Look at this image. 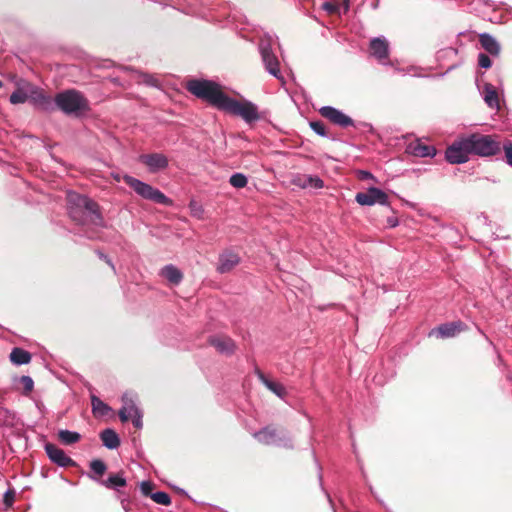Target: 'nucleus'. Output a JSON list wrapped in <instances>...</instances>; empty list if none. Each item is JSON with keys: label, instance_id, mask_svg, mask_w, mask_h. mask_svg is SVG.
<instances>
[{"label": "nucleus", "instance_id": "f257e3e1", "mask_svg": "<svg viewBox=\"0 0 512 512\" xmlns=\"http://www.w3.org/2000/svg\"><path fill=\"white\" fill-rule=\"evenodd\" d=\"M187 90L210 105L241 117L245 122L252 123L259 119L257 106L250 101H238L226 95L219 84L210 80H189L186 84Z\"/></svg>", "mask_w": 512, "mask_h": 512}, {"label": "nucleus", "instance_id": "f03ea898", "mask_svg": "<svg viewBox=\"0 0 512 512\" xmlns=\"http://www.w3.org/2000/svg\"><path fill=\"white\" fill-rule=\"evenodd\" d=\"M68 211L70 217L80 224L91 223L96 226L102 224V216L98 204L87 196L69 193Z\"/></svg>", "mask_w": 512, "mask_h": 512}, {"label": "nucleus", "instance_id": "7ed1b4c3", "mask_svg": "<svg viewBox=\"0 0 512 512\" xmlns=\"http://www.w3.org/2000/svg\"><path fill=\"white\" fill-rule=\"evenodd\" d=\"M54 102L55 106L67 115L80 116L90 109L88 100L74 89L58 93Z\"/></svg>", "mask_w": 512, "mask_h": 512}, {"label": "nucleus", "instance_id": "20e7f679", "mask_svg": "<svg viewBox=\"0 0 512 512\" xmlns=\"http://www.w3.org/2000/svg\"><path fill=\"white\" fill-rule=\"evenodd\" d=\"M112 176L116 181L123 179L125 183L129 185L137 195L145 200H149L165 206H171L173 203V201L159 189L154 188L150 184H147L137 178H134L130 175L121 176L120 174H112Z\"/></svg>", "mask_w": 512, "mask_h": 512}, {"label": "nucleus", "instance_id": "39448f33", "mask_svg": "<svg viewBox=\"0 0 512 512\" xmlns=\"http://www.w3.org/2000/svg\"><path fill=\"white\" fill-rule=\"evenodd\" d=\"M466 138L470 152L473 155L491 157L501 151V143L496 136L473 133L466 136Z\"/></svg>", "mask_w": 512, "mask_h": 512}, {"label": "nucleus", "instance_id": "423d86ee", "mask_svg": "<svg viewBox=\"0 0 512 512\" xmlns=\"http://www.w3.org/2000/svg\"><path fill=\"white\" fill-rule=\"evenodd\" d=\"M259 51L267 72L277 79H282L279 61L271 50V40L269 38L261 39Z\"/></svg>", "mask_w": 512, "mask_h": 512}, {"label": "nucleus", "instance_id": "0eeeda50", "mask_svg": "<svg viewBox=\"0 0 512 512\" xmlns=\"http://www.w3.org/2000/svg\"><path fill=\"white\" fill-rule=\"evenodd\" d=\"M470 154V148L465 136L455 141L446 149L445 158L451 164H462L469 160Z\"/></svg>", "mask_w": 512, "mask_h": 512}, {"label": "nucleus", "instance_id": "6e6552de", "mask_svg": "<svg viewBox=\"0 0 512 512\" xmlns=\"http://www.w3.org/2000/svg\"><path fill=\"white\" fill-rule=\"evenodd\" d=\"M355 200L362 206H372L375 204L389 205L388 195L376 187H370L365 192L357 193Z\"/></svg>", "mask_w": 512, "mask_h": 512}, {"label": "nucleus", "instance_id": "1a4fd4ad", "mask_svg": "<svg viewBox=\"0 0 512 512\" xmlns=\"http://www.w3.org/2000/svg\"><path fill=\"white\" fill-rule=\"evenodd\" d=\"M254 438L265 445H277L286 448H293L292 442L289 438L278 437L277 431L269 427L263 428L262 430L254 433Z\"/></svg>", "mask_w": 512, "mask_h": 512}, {"label": "nucleus", "instance_id": "9d476101", "mask_svg": "<svg viewBox=\"0 0 512 512\" xmlns=\"http://www.w3.org/2000/svg\"><path fill=\"white\" fill-rule=\"evenodd\" d=\"M321 116L329 120L334 125L341 128H347L354 126V121L351 117L344 114L341 110L336 109L332 106H323L319 109Z\"/></svg>", "mask_w": 512, "mask_h": 512}, {"label": "nucleus", "instance_id": "9b49d317", "mask_svg": "<svg viewBox=\"0 0 512 512\" xmlns=\"http://www.w3.org/2000/svg\"><path fill=\"white\" fill-rule=\"evenodd\" d=\"M45 451L49 459L60 467H71L76 465V462L71 457L66 455L64 450L58 448L54 444H46Z\"/></svg>", "mask_w": 512, "mask_h": 512}, {"label": "nucleus", "instance_id": "f8f14e48", "mask_svg": "<svg viewBox=\"0 0 512 512\" xmlns=\"http://www.w3.org/2000/svg\"><path fill=\"white\" fill-rule=\"evenodd\" d=\"M139 160L144 163L152 173L163 170L168 166V159L162 153L143 154L139 157Z\"/></svg>", "mask_w": 512, "mask_h": 512}, {"label": "nucleus", "instance_id": "ddd939ff", "mask_svg": "<svg viewBox=\"0 0 512 512\" xmlns=\"http://www.w3.org/2000/svg\"><path fill=\"white\" fill-rule=\"evenodd\" d=\"M406 152L415 157H434L436 155V149L434 146L424 143L417 139L410 142L406 147Z\"/></svg>", "mask_w": 512, "mask_h": 512}, {"label": "nucleus", "instance_id": "4468645a", "mask_svg": "<svg viewBox=\"0 0 512 512\" xmlns=\"http://www.w3.org/2000/svg\"><path fill=\"white\" fill-rule=\"evenodd\" d=\"M292 183L300 187L302 189L306 188H314V189H321L324 186L323 180L314 175H307V174H297L293 177Z\"/></svg>", "mask_w": 512, "mask_h": 512}, {"label": "nucleus", "instance_id": "2eb2a0df", "mask_svg": "<svg viewBox=\"0 0 512 512\" xmlns=\"http://www.w3.org/2000/svg\"><path fill=\"white\" fill-rule=\"evenodd\" d=\"M240 262V257L238 254L232 251H224L219 256V264L217 266V271L221 274L230 272L234 267H236Z\"/></svg>", "mask_w": 512, "mask_h": 512}, {"label": "nucleus", "instance_id": "dca6fc26", "mask_svg": "<svg viewBox=\"0 0 512 512\" xmlns=\"http://www.w3.org/2000/svg\"><path fill=\"white\" fill-rule=\"evenodd\" d=\"M371 55L382 62L388 58L389 45L384 37H375L370 41Z\"/></svg>", "mask_w": 512, "mask_h": 512}, {"label": "nucleus", "instance_id": "f3484780", "mask_svg": "<svg viewBox=\"0 0 512 512\" xmlns=\"http://www.w3.org/2000/svg\"><path fill=\"white\" fill-rule=\"evenodd\" d=\"M122 403V408L119 410V417L122 422L128 421L133 415L141 412L136 406L133 397L128 393L122 396Z\"/></svg>", "mask_w": 512, "mask_h": 512}, {"label": "nucleus", "instance_id": "a211bd4d", "mask_svg": "<svg viewBox=\"0 0 512 512\" xmlns=\"http://www.w3.org/2000/svg\"><path fill=\"white\" fill-rule=\"evenodd\" d=\"M209 342L218 352L222 354L230 355L235 351V343L230 337L213 336L210 338Z\"/></svg>", "mask_w": 512, "mask_h": 512}, {"label": "nucleus", "instance_id": "6ab92c4d", "mask_svg": "<svg viewBox=\"0 0 512 512\" xmlns=\"http://www.w3.org/2000/svg\"><path fill=\"white\" fill-rule=\"evenodd\" d=\"M479 42L486 52L492 56H498L500 53V44L498 41L488 33H481L479 35Z\"/></svg>", "mask_w": 512, "mask_h": 512}, {"label": "nucleus", "instance_id": "aec40b11", "mask_svg": "<svg viewBox=\"0 0 512 512\" xmlns=\"http://www.w3.org/2000/svg\"><path fill=\"white\" fill-rule=\"evenodd\" d=\"M462 328L463 324L461 322H452L440 325L432 333H437L441 338H449L454 337Z\"/></svg>", "mask_w": 512, "mask_h": 512}, {"label": "nucleus", "instance_id": "412c9836", "mask_svg": "<svg viewBox=\"0 0 512 512\" xmlns=\"http://www.w3.org/2000/svg\"><path fill=\"white\" fill-rule=\"evenodd\" d=\"M103 445L108 449H116L120 445V439L117 433L112 429H105L100 433Z\"/></svg>", "mask_w": 512, "mask_h": 512}, {"label": "nucleus", "instance_id": "4be33fe9", "mask_svg": "<svg viewBox=\"0 0 512 512\" xmlns=\"http://www.w3.org/2000/svg\"><path fill=\"white\" fill-rule=\"evenodd\" d=\"M32 100L36 106L45 111L53 110L55 107L54 100L42 92H35L32 96Z\"/></svg>", "mask_w": 512, "mask_h": 512}, {"label": "nucleus", "instance_id": "5701e85b", "mask_svg": "<svg viewBox=\"0 0 512 512\" xmlns=\"http://www.w3.org/2000/svg\"><path fill=\"white\" fill-rule=\"evenodd\" d=\"M258 377L261 380V382L274 394H276L279 398L284 399L286 396V389L285 387L278 383L271 381L267 379L263 373L258 372Z\"/></svg>", "mask_w": 512, "mask_h": 512}, {"label": "nucleus", "instance_id": "b1692460", "mask_svg": "<svg viewBox=\"0 0 512 512\" xmlns=\"http://www.w3.org/2000/svg\"><path fill=\"white\" fill-rule=\"evenodd\" d=\"M161 275L175 285L179 284L183 278L181 271L171 264L161 269Z\"/></svg>", "mask_w": 512, "mask_h": 512}, {"label": "nucleus", "instance_id": "393cba45", "mask_svg": "<svg viewBox=\"0 0 512 512\" xmlns=\"http://www.w3.org/2000/svg\"><path fill=\"white\" fill-rule=\"evenodd\" d=\"M100 484L108 489H118L126 486V479L123 473L111 474L106 480H101Z\"/></svg>", "mask_w": 512, "mask_h": 512}, {"label": "nucleus", "instance_id": "a878e982", "mask_svg": "<svg viewBox=\"0 0 512 512\" xmlns=\"http://www.w3.org/2000/svg\"><path fill=\"white\" fill-rule=\"evenodd\" d=\"M10 360L16 365H24L30 362L31 355L24 349L14 348L10 353Z\"/></svg>", "mask_w": 512, "mask_h": 512}, {"label": "nucleus", "instance_id": "bb28decb", "mask_svg": "<svg viewBox=\"0 0 512 512\" xmlns=\"http://www.w3.org/2000/svg\"><path fill=\"white\" fill-rule=\"evenodd\" d=\"M91 406L93 414L98 417L106 416L111 411V408L95 395L91 396Z\"/></svg>", "mask_w": 512, "mask_h": 512}, {"label": "nucleus", "instance_id": "cd10ccee", "mask_svg": "<svg viewBox=\"0 0 512 512\" xmlns=\"http://www.w3.org/2000/svg\"><path fill=\"white\" fill-rule=\"evenodd\" d=\"M483 93H484V101L490 108H495L498 106V104H499L498 95H497V92H496L495 88L493 87V85L486 84L484 86Z\"/></svg>", "mask_w": 512, "mask_h": 512}, {"label": "nucleus", "instance_id": "c85d7f7f", "mask_svg": "<svg viewBox=\"0 0 512 512\" xmlns=\"http://www.w3.org/2000/svg\"><path fill=\"white\" fill-rule=\"evenodd\" d=\"M58 438L63 444L71 445L77 443L81 439V435L75 431L59 430Z\"/></svg>", "mask_w": 512, "mask_h": 512}, {"label": "nucleus", "instance_id": "c756f323", "mask_svg": "<svg viewBox=\"0 0 512 512\" xmlns=\"http://www.w3.org/2000/svg\"><path fill=\"white\" fill-rule=\"evenodd\" d=\"M229 183L235 188H244L248 183V179L242 173H234L231 175Z\"/></svg>", "mask_w": 512, "mask_h": 512}, {"label": "nucleus", "instance_id": "7c9ffc66", "mask_svg": "<svg viewBox=\"0 0 512 512\" xmlns=\"http://www.w3.org/2000/svg\"><path fill=\"white\" fill-rule=\"evenodd\" d=\"M151 499L155 501L158 504L168 506L171 504V498L170 496L163 491H158L151 494Z\"/></svg>", "mask_w": 512, "mask_h": 512}, {"label": "nucleus", "instance_id": "2f4dec72", "mask_svg": "<svg viewBox=\"0 0 512 512\" xmlns=\"http://www.w3.org/2000/svg\"><path fill=\"white\" fill-rule=\"evenodd\" d=\"M90 469L97 475V476H102L106 469H107V466L106 464L100 460V459H94L90 462Z\"/></svg>", "mask_w": 512, "mask_h": 512}, {"label": "nucleus", "instance_id": "473e14b6", "mask_svg": "<svg viewBox=\"0 0 512 512\" xmlns=\"http://www.w3.org/2000/svg\"><path fill=\"white\" fill-rule=\"evenodd\" d=\"M27 98V94L24 91L17 89L10 95V102L12 104H21L26 102Z\"/></svg>", "mask_w": 512, "mask_h": 512}, {"label": "nucleus", "instance_id": "72a5a7b5", "mask_svg": "<svg viewBox=\"0 0 512 512\" xmlns=\"http://www.w3.org/2000/svg\"><path fill=\"white\" fill-rule=\"evenodd\" d=\"M189 209H190V212H191V215L193 217H196L198 219H202L203 218V214H204V209L203 207L197 203L196 201H191L189 203Z\"/></svg>", "mask_w": 512, "mask_h": 512}, {"label": "nucleus", "instance_id": "f704fd0d", "mask_svg": "<svg viewBox=\"0 0 512 512\" xmlns=\"http://www.w3.org/2000/svg\"><path fill=\"white\" fill-rule=\"evenodd\" d=\"M310 127L319 136H322V137L327 136L326 126H325V124L323 122H321V121H312V122H310Z\"/></svg>", "mask_w": 512, "mask_h": 512}, {"label": "nucleus", "instance_id": "c9c22d12", "mask_svg": "<svg viewBox=\"0 0 512 512\" xmlns=\"http://www.w3.org/2000/svg\"><path fill=\"white\" fill-rule=\"evenodd\" d=\"M506 156L507 163L512 167V142L507 140L502 145Z\"/></svg>", "mask_w": 512, "mask_h": 512}, {"label": "nucleus", "instance_id": "e433bc0d", "mask_svg": "<svg viewBox=\"0 0 512 512\" xmlns=\"http://www.w3.org/2000/svg\"><path fill=\"white\" fill-rule=\"evenodd\" d=\"M15 501V490L13 489H8L5 493H4V497H3V503L4 505L7 507V508H10L13 503Z\"/></svg>", "mask_w": 512, "mask_h": 512}, {"label": "nucleus", "instance_id": "4c0bfd02", "mask_svg": "<svg viewBox=\"0 0 512 512\" xmlns=\"http://www.w3.org/2000/svg\"><path fill=\"white\" fill-rule=\"evenodd\" d=\"M478 65L481 68L488 69L492 66V61L487 54L480 53L478 55Z\"/></svg>", "mask_w": 512, "mask_h": 512}, {"label": "nucleus", "instance_id": "58836bf2", "mask_svg": "<svg viewBox=\"0 0 512 512\" xmlns=\"http://www.w3.org/2000/svg\"><path fill=\"white\" fill-rule=\"evenodd\" d=\"M21 383L24 385V388H25V390L27 392L32 391L34 383H33V380H32L31 377H29V376H22L21 377Z\"/></svg>", "mask_w": 512, "mask_h": 512}, {"label": "nucleus", "instance_id": "ea45409f", "mask_svg": "<svg viewBox=\"0 0 512 512\" xmlns=\"http://www.w3.org/2000/svg\"><path fill=\"white\" fill-rule=\"evenodd\" d=\"M140 488H141V491L144 495H150L151 496V491H152V484L151 482L149 481H143L140 485Z\"/></svg>", "mask_w": 512, "mask_h": 512}, {"label": "nucleus", "instance_id": "a19ab883", "mask_svg": "<svg viewBox=\"0 0 512 512\" xmlns=\"http://www.w3.org/2000/svg\"><path fill=\"white\" fill-rule=\"evenodd\" d=\"M130 419L132 420L133 425L136 428H141L142 427V413L141 412L133 415V417H131Z\"/></svg>", "mask_w": 512, "mask_h": 512}, {"label": "nucleus", "instance_id": "79ce46f5", "mask_svg": "<svg viewBox=\"0 0 512 512\" xmlns=\"http://www.w3.org/2000/svg\"><path fill=\"white\" fill-rule=\"evenodd\" d=\"M323 9L328 11L329 13H333L335 11V6L329 2H325L322 5Z\"/></svg>", "mask_w": 512, "mask_h": 512}, {"label": "nucleus", "instance_id": "37998d69", "mask_svg": "<svg viewBox=\"0 0 512 512\" xmlns=\"http://www.w3.org/2000/svg\"><path fill=\"white\" fill-rule=\"evenodd\" d=\"M98 255H99L100 258L104 259L109 264V266L115 271V266L113 265L111 260L106 255H104V254H102L100 252L98 253Z\"/></svg>", "mask_w": 512, "mask_h": 512}, {"label": "nucleus", "instance_id": "c03bdc74", "mask_svg": "<svg viewBox=\"0 0 512 512\" xmlns=\"http://www.w3.org/2000/svg\"><path fill=\"white\" fill-rule=\"evenodd\" d=\"M361 173L364 178H372L373 177L372 174L367 171H362Z\"/></svg>", "mask_w": 512, "mask_h": 512}, {"label": "nucleus", "instance_id": "a18cd8bd", "mask_svg": "<svg viewBox=\"0 0 512 512\" xmlns=\"http://www.w3.org/2000/svg\"><path fill=\"white\" fill-rule=\"evenodd\" d=\"M2 412H3V413H8V411H7V410H4V409H1V412H0V413H2Z\"/></svg>", "mask_w": 512, "mask_h": 512}, {"label": "nucleus", "instance_id": "49530a36", "mask_svg": "<svg viewBox=\"0 0 512 512\" xmlns=\"http://www.w3.org/2000/svg\"><path fill=\"white\" fill-rule=\"evenodd\" d=\"M2 86H3V83H2V81L0 80V88H1Z\"/></svg>", "mask_w": 512, "mask_h": 512}]
</instances>
